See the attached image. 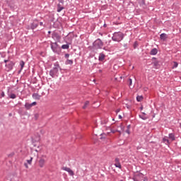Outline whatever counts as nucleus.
Segmentation results:
<instances>
[{"instance_id":"1","label":"nucleus","mask_w":181,"mask_h":181,"mask_svg":"<svg viewBox=\"0 0 181 181\" xmlns=\"http://www.w3.org/2000/svg\"><path fill=\"white\" fill-rule=\"evenodd\" d=\"M59 69H60V65L59 62L54 64V67L49 71V76L54 78V77H59Z\"/></svg>"},{"instance_id":"2","label":"nucleus","mask_w":181,"mask_h":181,"mask_svg":"<svg viewBox=\"0 0 181 181\" xmlns=\"http://www.w3.org/2000/svg\"><path fill=\"white\" fill-rule=\"evenodd\" d=\"M124 39V33L121 32H115L113 33V36L112 37V40L113 42H121Z\"/></svg>"},{"instance_id":"3","label":"nucleus","mask_w":181,"mask_h":181,"mask_svg":"<svg viewBox=\"0 0 181 181\" xmlns=\"http://www.w3.org/2000/svg\"><path fill=\"white\" fill-rule=\"evenodd\" d=\"M51 49L52 52L57 54H60V52H62V48L59 46L57 42H51Z\"/></svg>"},{"instance_id":"4","label":"nucleus","mask_w":181,"mask_h":181,"mask_svg":"<svg viewBox=\"0 0 181 181\" xmlns=\"http://www.w3.org/2000/svg\"><path fill=\"white\" fill-rule=\"evenodd\" d=\"M93 46L95 49H103V46H104V43L101 40V39L98 38L93 43Z\"/></svg>"},{"instance_id":"5","label":"nucleus","mask_w":181,"mask_h":181,"mask_svg":"<svg viewBox=\"0 0 181 181\" xmlns=\"http://www.w3.org/2000/svg\"><path fill=\"white\" fill-rule=\"evenodd\" d=\"M133 180L134 181H142L144 180V174L141 173H138L135 174L133 177Z\"/></svg>"},{"instance_id":"6","label":"nucleus","mask_w":181,"mask_h":181,"mask_svg":"<svg viewBox=\"0 0 181 181\" xmlns=\"http://www.w3.org/2000/svg\"><path fill=\"white\" fill-rule=\"evenodd\" d=\"M115 168H118V169H122V166L121 165V163H119V158H116L115 159Z\"/></svg>"},{"instance_id":"7","label":"nucleus","mask_w":181,"mask_h":181,"mask_svg":"<svg viewBox=\"0 0 181 181\" xmlns=\"http://www.w3.org/2000/svg\"><path fill=\"white\" fill-rule=\"evenodd\" d=\"M62 170H65V172H68L69 176H73L74 175V172L68 167H63Z\"/></svg>"},{"instance_id":"8","label":"nucleus","mask_w":181,"mask_h":181,"mask_svg":"<svg viewBox=\"0 0 181 181\" xmlns=\"http://www.w3.org/2000/svg\"><path fill=\"white\" fill-rule=\"evenodd\" d=\"M13 66H15V63L11 61H9L8 63L6 64V67L8 70H12V69H13Z\"/></svg>"},{"instance_id":"9","label":"nucleus","mask_w":181,"mask_h":181,"mask_svg":"<svg viewBox=\"0 0 181 181\" xmlns=\"http://www.w3.org/2000/svg\"><path fill=\"white\" fill-rule=\"evenodd\" d=\"M37 26H39V22L37 21H34L30 25V29L34 30V29H36Z\"/></svg>"},{"instance_id":"10","label":"nucleus","mask_w":181,"mask_h":181,"mask_svg":"<svg viewBox=\"0 0 181 181\" xmlns=\"http://www.w3.org/2000/svg\"><path fill=\"white\" fill-rule=\"evenodd\" d=\"M160 39L161 40H163V42H165V40H166L168 39V35H166V33H162L160 35Z\"/></svg>"},{"instance_id":"11","label":"nucleus","mask_w":181,"mask_h":181,"mask_svg":"<svg viewBox=\"0 0 181 181\" xmlns=\"http://www.w3.org/2000/svg\"><path fill=\"white\" fill-rule=\"evenodd\" d=\"M168 138L172 141H175V139H176V137L175 136V134H173V133H170L168 134Z\"/></svg>"},{"instance_id":"12","label":"nucleus","mask_w":181,"mask_h":181,"mask_svg":"<svg viewBox=\"0 0 181 181\" xmlns=\"http://www.w3.org/2000/svg\"><path fill=\"white\" fill-rule=\"evenodd\" d=\"M150 54H151V56H155L158 54V49L153 48V49H151L150 52Z\"/></svg>"},{"instance_id":"13","label":"nucleus","mask_w":181,"mask_h":181,"mask_svg":"<svg viewBox=\"0 0 181 181\" xmlns=\"http://www.w3.org/2000/svg\"><path fill=\"white\" fill-rule=\"evenodd\" d=\"M45 162L46 161L45 160V159H43V158L40 159V160H39V166H40V168H43V166H45Z\"/></svg>"},{"instance_id":"14","label":"nucleus","mask_w":181,"mask_h":181,"mask_svg":"<svg viewBox=\"0 0 181 181\" xmlns=\"http://www.w3.org/2000/svg\"><path fill=\"white\" fill-rule=\"evenodd\" d=\"M104 59H105V54H104L103 53L99 54V57H98L99 62H103Z\"/></svg>"},{"instance_id":"15","label":"nucleus","mask_w":181,"mask_h":181,"mask_svg":"<svg viewBox=\"0 0 181 181\" xmlns=\"http://www.w3.org/2000/svg\"><path fill=\"white\" fill-rule=\"evenodd\" d=\"M8 95L9 98H11V100H15V98H16L15 93H9V89L8 90Z\"/></svg>"},{"instance_id":"16","label":"nucleus","mask_w":181,"mask_h":181,"mask_svg":"<svg viewBox=\"0 0 181 181\" xmlns=\"http://www.w3.org/2000/svg\"><path fill=\"white\" fill-rule=\"evenodd\" d=\"M63 9H64V7H63L62 6V4H57V12H61V11H63Z\"/></svg>"},{"instance_id":"17","label":"nucleus","mask_w":181,"mask_h":181,"mask_svg":"<svg viewBox=\"0 0 181 181\" xmlns=\"http://www.w3.org/2000/svg\"><path fill=\"white\" fill-rule=\"evenodd\" d=\"M33 98H35V100H40V95H39V93H33Z\"/></svg>"},{"instance_id":"18","label":"nucleus","mask_w":181,"mask_h":181,"mask_svg":"<svg viewBox=\"0 0 181 181\" xmlns=\"http://www.w3.org/2000/svg\"><path fill=\"white\" fill-rule=\"evenodd\" d=\"M20 66H21L20 71H22V70H23V67H25V62L21 61L20 62Z\"/></svg>"},{"instance_id":"19","label":"nucleus","mask_w":181,"mask_h":181,"mask_svg":"<svg viewBox=\"0 0 181 181\" xmlns=\"http://www.w3.org/2000/svg\"><path fill=\"white\" fill-rule=\"evenodd\" d=\"M31 107H32L31 103H25V107L26 108V110H30Z\"/></svg>"},{"instance_id":"20","label":"nucleus","mask_w":181,"mask_h":181,"mask_svg":"<svg viewBox=\"0 0 181 181\" xmlns=\"http://www.w3.org/2000/svg\"><path fill=\"white\" fill-rule=\"evenodd\" d=\"M139 118H141V119H143V121H146V119L148 118L147 117H146L144 115H139Z\"/></svg>"},{"instance_id":"21","label":"nucleus","mask_w":181,"mask_h":181,"mask_svg":"<svg viewBox=\"0 0 181 181\" xmlns=\"http://www.w3.org/2000/svg\"><path fill=\"white\" fill-rule=\"evenodd\" d=\"M69 47H70V46H69L68 44H66V45H63L62 46V49H69Z\"/></svg>"},{"instance_id":"22","label":"nucleus","mask_w":181,"mask_h":181,"mask_svg":"<svg viewBox=\"0 0 181 181\" xmlns=\"http://www.w3.org/2000/svg\"><path fill=\"white\" fill-rule=\"evenodd\" d=\"M136 100H137L138 103H140V101L141 100H144V97L143 96H137Z\"/></svg>"},{"instance_id":"23","label":"nucleus","mask_w":181,"mask_h":181,"mask_svg":"<svg viewBox=\"0 0 181 181\" xmlns=\"http://www.w3.org/2000/svg\"><path fill=\"white\" fill-rule=\"evenodd\" d=\"M88 104H90L89 101L85 102V104H84V105L83 107V110H86V108H87V105H88Z\"/></svg>"},{"instance_id":"24","label":"nucleus","mask_w":181,"mask_h":181,"mask_svg":"<svg viewBox=\"0 0 181 181\" xmlns=\"http://www.w3.org/2000/svg\"><path fill=\"white\" fill-rule=\"evenodd\" d=\"M66 64H73V60L67 59L66 62Z\"/></svg>"},{"instance_id":"25","label":"nucleus","mask_w":181,"mask_h":181,"mask_svg":"<svg viewBox=\"0 0 181 181\" xmlns=\"http://www.w3.org/2000/svg\"><path fill=\"white\" fill-rule=\"evenodd\" d=\"M163 142H165V143H167V144H170V142L169 141V139H168V138H166V137H164L163 139Z\"/></svg>"},{"instance_id":"26","label":"nucleus","mask_w":181,"mask_h":181,"mask_svg":"<svg viewBox=\"0 0 181 181\" xmlns=\"http://www.w3.org/2000/svg\"><path fill=\"white\" fill-rule=\"evenodd\" d=\"M100 136H101L100 139H105L107 134H101Z\"/></svg>"},{"instance_id":"27","label":"nucleus","mask_w":181,"mask_h":181,"mask_svg":"<svg viewBox=\"0 0 181 181\" xmlns=\"http://www.w3.org/2000/svg\"><path fill=\"white\" fill-rule=\"evenodd\" d=\"M179 66V64L177 62H174V65L173 66V69H176Z\"/></svg>"},{"instance_id":"28","label":"nucleus","mask_w":181,"mask_h":181,"mask_svg":"<svg viewBox=\"0 0 181 181\" xmlns=\"http://www.w3.org/2000/svg\"><path fill=\"white\" fill-rule=\"evenodd\" d=\"M32 160H33V158H30V160H27V163H28V165H32Z\"/></svg>"},{"instance_id":"29","label":"nucleus","mask_w":181,"mask_h":181,"mask_svg":"<svg viewBox=\"0 0 181 181\" xmlns=\"http://www.w3.org/2000/svg\"><path fill=\"white\" fill-rule=\"evenodd\" d=\"M128 83H129V87H131L132 86V78H129Z\"/></svg>"},{"instance_id":"30","label":"nucleus","mask_w":181,"mask_h":181,"mask_svg":"<svg viewBox=\"0 0 181 181\" xmlns=\"http://www.w3.org/2000/svg\"><path fill=\"white\" fill-rule=\"evenodd\" d=\"M102 124H107V122H108V119H104L101 121Z\"/></svg>"},{"instance_id":"31","label":"nucleus","mask_w":181,"mask_h":181,"mask_svg":"<svg viewBox=\"0 0 181 181\" xmlns=\"http://www.w3.org/2000/svg\"><path fill=\"white\" fill-rule=\"evenodd\" d=\"M110 132H111L112 134H115V132H119V131H118V130H114V129H110Z\"/></svg>"},{"instance_id":"32","label":"nucleus","mask_w":181,"mask_h":181,"mask_svg":"<svg viewBox=\"0 0 181 181\" xmlns=\"http://www.w3.org/2000/svg\"><path fill=\"white\" fill-rule=\"evenodd\" d=\"M33 141H35V142H39L40 141V136L37 137L35 140L33 139Z\"/></svg>"},{"instance_id":"33","label":"nucleus","mask_w":181,"mask_h":181,"mask_svg":"<svg viewBox=\"0 0 181 181\" xmlns=\"http://www.w3.org/2000/svg\"><path fill=\"white\" fill-rule=\"evenodd\" d=\"M69 57H70V54H65V59H69Z\"/></svg>"},{"instance_id":"34","label":"nucleus","mask_w":181,"mask_h":181,"mask_svg":"<svg viewBox=\"0 0 181 181\" xmlns=\"http://www.w3.org/2000/svg\"><path fill=\"white\" fill-rule=\"evenodd\" d=\"M1 97H5V92H1Z\"/></svg>"},{"instance_id":"35","label":"nucleus","mask_w":181,"mask_h":181,"mask_svg":"<svg viewBox=\"0 0 181 181\" xmlns=\"http://www.w3.org/2000/svg\"><path fill=\"white\" fill-rule=\"evenodd\" d=\"M31 104V107H33V105H36V102H33Z\"/></svg>"},{"instance_id":"36","label":"nucleus","mask_w":181,"mask_h":181,"mask_svg":"<svg viewBox=\"0 0 181 181\" xmlns=\"http://www.w3.org/2000/svg\"><path fill=\"white\" fill-rule=\"evenodd\" d=\"M126 133L128 134H130L129 129H126Z\"/></svg>"},{"instance_id":"37","label":"nucleus","mask_w":181,"mask_h":181,"mask_svg":"<svg viewBox=\"0 0 181 181\" xmlns=\"http://www.w3.org/2000/svg\"><path fill=\"white\" fill-rule=\"evenodd\" d=\"M158 62H154V66H155L156 67L158 66Z\"/></svg>"},{"instance_id":"38","label":"nucleus","mask_w":181,"mask_h":181,"mask_svg":"<svg viewBox=\"0 0 181 181\" xmlns=\"http://www.w3.org/2000/svg\"><path fill=\"white\" fill-rule=\"evenodd\" d=\"M59 1L60 2V4H64V1L63 0H59Z\"/></svg>"},{"instance_id":"39","label":"nucleus","mask_w":181,"mask_h":181,"mask_svg":"<svg viewBox=\"0 0 181 181\" xmlns=\"http://www.w3.org/2000/svg\"><path fill=\"white\" fill-rule=\"evenodd\" d=\"M8 62H9V60H6V59L4 60V63H6V64H7V63H8Z\"/></svg>"},{"instance_id":"40","label":"nucleus","mask_w":181,"mask_h":181,"mask_svg":"<svg viewBox=\"0 0 181 181\" xmlns=\"http://www.w3.org/2000/svg\"><path fill=\"white\" fill-rule=\"evenodd\" d=\"M119 111H120V110H119V109H117V110H116V113L118 114V112H119Z\"/></svg>"},{"instance_id":"41","label":"nucleus","mask_w":181,"mask_h":181,"mask_svg":"<svg viewBox=\"0 0 181 181\" xmlns=\"http://www.w3.org/2000/svg\"><path fill=\"white\" fill-rule=\"evenodd\" d=\"M40 26H43V22H40Z\"/></svg>"},{"instance_id":"42","label":"nucleus","mask_w":181,"mask_h":181,"mask_svg":"<svg viewBox=\"0 0 181 181\" xmlns=\"http://www.w3.org/2000/svg\"><path fill=\"white\" fill-rule=\"evenodd\" d=\"M119 119H122V116L121 115H119Z\"/></svg>"},{"instance_id":"43","label":"nucleus","mask_w":181,"mask_h":181,"mask_svg":"<svg viewBox=\"0 0 181 181\" xmlns=\"http://www.w3.org/2000/svg\"><path fill=\"white\" fill-rule=\"evenodd\" d=\"M140 110H141V111H142V110H144V106H141V107H140Z\"/></svg>"},{"instance_id":"44","label":"nucleus","mask_w":181,"mask_h":181,"mask_svg":"<svg viewBox=\"0 0 181 181\" xmlns=\"http://www.w3.org/2000/svg\"><path fill=\"white\" fill-rule=\"evenodd\" d=\"M129 128H131V125L129 124V125L127 126V129H129Z\"/></svg>"},{"instance_id":"45","label":"nucleus","mask_w":181,"mask_h":181,"mask_svg":"<svg viewBox=\"0 0 181 181\" xmlns=\"http://www.w3.org/2000/svg\"><path fill=\"white\" fill-rule=\"evenodd\" d=\"M25 168L28 169V168H29L28 166V164H25Z\"/></svg>"},{"instance_id":"46","label":"nucleus","mask_w":181,"mask_h":181,"mask_svg":"<svg viewBox=\"0 0 181 181\" xmlns=\"http://www.w3.org/2000/svg\"><path fill=\"white\" fill-rule=\"evenodd\" d=\"M141 114H142L141 115H146V113L145 112H142Z\"/></svg>"},{"instance_id":"47","label":"nucleus","mask_w":181,"mask_h":181,"mask_svg":"<svg viewBox=\"0 0 181 181\" xmlns=\"http://www.w3.org/2000/svg\"><path fill=\"white\" fill-rule=\"evenodd\" d=\"M99 72H100V73H102V72H103V71H102L101 69H100V70H99Z\"/></svg>"},{"instance_id":"48","label":"nucleus","mask_w":181,"mask_h":181,"mask_svg":"<svg viewBox=\"0 0 181 181\" xmlns=\"http://www.w3.org/2000/svg\"><path fill=\"white\" fill-rule=\"evenodd\" d=\"M48 33H51V32H50V31H49V32H48Z\"/></svg>"},{"instance_id":"49","label":"nucleus","mask_w":181,"mask_h":181,"mask_svg":"<svg viewBox=\"0 0 181 181\" xmlns=\"http://www.w3.org/2000/svg\"><path fill=\"white\" fill-rule=\"evenodd\" d=\"M35 152H37V150H35Z\"/></svg>"},{"instance_id":"50","label":"nucleus","mask_w":181,"mask_h":181,"mask_svg":"<svg viewBox=\"0 0 181 181\" xmlns=\"http://www.w3.org/2000/svg\"><path fill=\"white\" fill-rule=\"evenodd\" d=\"M120 127H122V124H121Z\"/></svg>"},{"instance_id":"51","label":"nucleus","mask_w":181,"mask_h":181,"mask_svg":"<svg viewBox=\"0 0 181 181\" xmlns=\"http://www.w3.org/2000/svg\"><path fill=\"white\" fill-rule=\"evenodd\" d=\"M153 59H156V58L153 57Z\"/></svg>"},{"instance_id":"52","label":"nucleus","mask_w":181,"mask_h":181,"mask_svg":"<svg viewBox=\"0 0 181 181\" xmlns=\"http://www.w3.org/2000/svg\"><path fill=\"white\" fill-rule=\"evenodd\" d=\"M104 26L105 27V24L104 25Z\"/></svg>"}]
</instances>
